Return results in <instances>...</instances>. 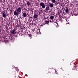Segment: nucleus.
<instances>
[{
  "instance_id": "obj_1",
  "label": "nucleus",
  "mask_w": 78,
  "mask_h": 78,
  "mask_svg": "<svg viewBox=\"0 0 78 78\" xmlns=\"http://www.w3.org/2000/svg\"><path fill=\"white\" fill-rule=\"evenodd\" d=\"M21 8L20 7H19L17 9H16V10H15V11H14V13H13V14H14V16H18L19 14H21Z\"/></svg>"
},
{
  "instance_id": "obj_2",
  "label": "nucleus",
  "mask_w": 78,
  "mask_h": 78,
  "mask_svg": "<svg viewBox=\"0 0 78 78\" xmlns=\"http://www.w3.org/2000/svg\"><path fill=\"white\" fill-rule=\"evenodd\" d=\"M40 5L41 6H42V8H45V6L44 4V3L43 2H41L40 3Z\"/></svg>"
},
{
  "instance_id": "obj_3",
  "label": "nucleus",
  "mask_w": 78,
  "mask_h": 78,
  "mask_svg": "<svg viewBox=\"0 0 78 78\" xmlns=\"http://www.w3.org/2000/svg\"><path fill=\"white\" fill-rule=\"evenodd\" d=\"M16 29H14L13 30H12L11 33L12 34H15V33L16 32Z\"/></svg>"
},
{
  "instance_id": "obj_4",
  "label": "nucleus",
  "mask_w": 78,
  "mask_h": 78,
  "mask_svg": "<svg viewBox=\"0 0 78 78\" xmlns=\"http://www.w3.org/2000/svg\"><path fill=\"white\" fill-rule=\"evenodd\" d=\"M49 6L51 8H53L54 5V4L49 3Z\"/></svg>"
},
{
  "instance_id": "obj_5",
  "label": "nucleus",
  "mask_w": 78,
  "mask_h": 78,
  "mask_svg": "<svg viewBox=\"0 0 78 78\" xmlns=\"http://www.w3.org/2000/svg\"><path fill=\"white\" fill-rule=\"evenodd\" d=\"M27 16V13H23V16L24 17H26Z\"/></svg>"
},
{
  "instance_id": "obj_6",
  "label": "nucleus",
  "mask_w": 78,
  "mask_h": 78,
  "mask_svg": "<svg viewBox=\"0 0 78 78\" xmlns=\"http://www.w3.org/2000/svg\"><path fill=\"white\" fill-rule=\"evenodd\" d=\"M49 9H49V6H48L47 7H46L45 10L47 11H49Z\"/></svg>"
},
{
  "instance_id": "obj_7",
  "label": "nucleus",
  "mask_w": 78,
  "mask_h": 78,
  "mask_svg": "<svg viewBox=\"0 0 78 78\" xmlns=\"http://www.w3.org/2000/svg\"><path fill=\"white\" fill-rule=\"evenodd\" d=\"M34 17L35 19H37V15L36 14H34Z\"/></svg>"
},
{
  "instance_id": "obj_8",
  "label": "nucleus",
  "mask_w": 78,
  "mask_h": 78,
  "mask_svg": "<svg viewBox=\"0 0 78 78\" xmlns=\"http://www.w3.org/2000/svg\"><path fill=\"white\" fill-rule=\"evenodd\" d=\"M29 21H30V22H31V21H32L33 20L32 17H29Z\"/></svg>"
},
{
  "instance_id": "obj_9",
  "label": "nucleus",
  "mask_w": 78,
  "mask_h": 78,
  "mask_svg": "<svg viewBox=\"0 0 78 78\" xmlns=\"http://www.w3.org/2000/svg\"><path fill=\"white\" fill-rule=\"evenodd\" d=\"M54 16H51L50 17V19L51 20H53Z\"/></svg>"
},
{
  "instance_id": "obj_10",
  "label": "nucleus",
  "mask_w": 78,
  "mask_h": 78,
  "mask_svg": "<svg viewBox=\"0 0 78 78\" xmlns=\"http://www.w3.org/2000/svg\"><path fill=\"white\" fill-rule=\"evenodd\" d=\"M26 2H27V5H28V6H30V3L29 1H26Z\"/></svg>"
},
{
  "instance_id": "obj_11",
  "label": "nucleus",
  "mask_w": 78,
  "mask_h": 78,
  "mask_svg": "<svg viewBox=\"0 0 78 78\" xmlns=\"http://www.w3.org/2000/svg\"><path fill=\"white\" fill-rule=\"evenodd\" d=\"M12 37H12L10 35L9 36V39H10L11 41H12V40H13V38Z\"/></svg>"
},
{
  "instance_id": "obj_12",
  "label": "nucleus",
  "mask_w": 78,
  "mask_h": 78,
  "mask_svg": "<svg viewBox=\"0 0 78 78\" xmlns=\"http://www.w3.org/2000/svg\"><path fill=\"white\" fill-rule=\"evenodd\" d=\"M69 9H68L65 10V12L66 13H69Z\"/></svg>"
},
{
  "instance_id": "obj_13",
  "label": "nucleus",
  "mask_w": 78,
  "mask_h": 78,
  "mask_svg": "<svg viewBox=\"0 0 78 78\" xmlns=\"http://www.w3.org/2000/svg\"><path fill=\"white\" fill-rule=\"evenodd\" d=\"M17 71V70L16 69H15V72H14V73H13V74L14 75H16V71Z\"/></svg>"
},
{
  "instance_id": "obj_14",
  "label": "nucleus",
  "mask_w": 78,
  "mask_h": 78,
  "mask_svg": "<svg viewBox=\"0 0 78 78\" xmlns=\"http://www.w3.org/2000/svg\"><path fill=\"white\" fill-rule=\"evenodd\" d=\"M53 3H56V1L55 0H52L51 1Z\"/></svg>"
},
{
  "instance_id": "obj_15",
  "label": "nucleus",
  "mask_w": 78,
  "mask_h": 78,
  "mask_svg": "<svg viewBox=\"0 0 78 78\" xmlns=\"http://www.w3.org/2000/svg\"><path fill=\"white\" fill-rule=\"evenodd\" d=\"M2 15H3V17H5L6 16L5 13H3L2 14Z\"/></svg>"
},
{
  "instance_id": "obj_16",
  "label": "nucleus",
  "mask_w": 78,
  "mask_h": 78,
  "mask_svg": "<svg viewBox=\"0 0 78 78\" xmlns=\"http://www.w3.org/2000/svg\"><path fill=\"white\" fill-rule=\"evenodd\" d=\"M45 22V23L48 24L49 23V21H44Z\"/></svg>"
},
{
  "instance_id": "obj_17",
  "label": "nucleus",
  "mask_w": 78,
  "mask_h": 78,
  "mask_svg": "<svg viewBox=\"0 0 78 78\" xmlns=\"http://www.w3.org/2000/svg\"><path fill=\"white\" fill-rule=\"evenodd\" d=\"M51 71H52V70L51 69H50L49 71V70H48V72H49V73H51V72H52Z\"/></svg>"
},
{
  "instance_id": "obj_18",
  "label": "nucleus",
  "mask_w": 78,
  "mask_h": 78,
  "mask_svg": "<svg viewBox=\"0 0 78 78\" xmlns=\"http://www.w3.org/2000/svg\"><path fill=\"white\" fill-rule=\"evenodd\" d=\"M16 28H19L20 27V25H16Z\"/></svg>"
},
{
  "instance_id": "obj_19",
  "label": "nucleus",
  "mask_w": 78,
  "mask_h": 78,
  "mask_svg": "<svg viewBox=\"0 0 78 78\" xmlns=\"http://www.w3.org/2000/svg\"><path fill=\"white\" fill-rule=\"evenodd\" d=\"M59 3L58 2H56V4L57 5H58V4H59Z\"/></svg>"
},
{
  "instance_id": "obj_20",
  "label": "nucleus",
  "mask_w": 78,
  "mask_h": 78,
  "mask_svg": "<svg viewBox=\"0 0 78 78\" xmlns=\"http://www.w3.org/2000/svg\"><path fill=\"white\" fill-rule=\"evenodd\" d=\"M65 20H67V18L65 17Z\"/></svg>"
},
{
  "instance_id": "obj_21",
  "label": "nucleus",
  "mask_w": 78,
  "mask_h": 78,
  "mask_svg": "<svg viewBox=\"0 0 78 78\" xmlns=\"http://www.w3.org/2000/svg\"><path fill=\"white\" fill-rule=\"evenodd\" d=\"M62 60H63V61L64 62L65 59H63Z\"/></svg>"
},
{
  "instance_id": "obj_22",
  "label": "nucleus",
  "mask_w": 78,
  "mask_h": 78,
  "mask_svg": "<svg viewBox=\"0 0 78 78\" xmlns=\"http://www.w3.org/2000/svg\"><path fill=\"white\" fill-rule=\"evenodd\" d=\"M65 18H66L65 17H63V19H65Z\"/></svg>"
},
{
  "instance_id": "obj_23",
  "label": "nucleus",
  "mask_w": 78,
  "mask_h": 78,
  "mask_svg": "<svg viewBox=\"0 0 78 78\" xmlns=\"http://www.w3.org/2000/svg\"><path fill=\"white\" fill-rule=\"evenodd\" d=\"M50 22H52V21H51V20L50 21Z\"/></svg>"
},
{
  "instance_id": "obj_24",
  "label": "nucleus",
  "mask_w": 78,
  "mask_h": 78,
  "mask_svg": "<svg viewBox=\"0 0 78 78\" xmlns=\"http://www.w3.org/2000/svg\"><path fill=\"white\" fill-rule=\"evenodd\" d=\"M74 67H75V68H76V66H74Z\"/></svg>"
},
{
  "instance_id": "obj_25",
  "label": "nucleus",
  "mask_w": 78,
  "mask_h": 78,
  "mask_svg": "<svg viewBox=\"0 0 78 78\" xmlns=\"http://www.w3.org/2000/svg\"><path fill=\"white\" fill-rule=\"evenodd\" d=\"M16 71H17V69H16Z\"/></svg>"
},
{
  "instance_id": "obj_26",
  "label": "nucleus",
  "mask_w": 78,
  "mask_h": 78,
  "mask_svg": "<svg viewBox=\"0 0 78 78\" xmlns=\"http://www.w3.org/2000/svg\"><path fill=\"white\" fill-rule=\"evenodd\" d=\"M29 17H30V16H29Z\"/></svg>"
},
{
  "instance_id": "obj_27",
  "label": "nucleus",
  "mask_w": 78,
  "mask_h": 78,
  "mask_svg": "<svg viewBox=\"0 0 78 78\" xmlns=\"http://www.w3.org/2000/svg\"><path fill=\"white\" fill-rule=\"evenodd\" d=\"M57 20H56V21H57Z\"/></svg>"
}]
</instances>
